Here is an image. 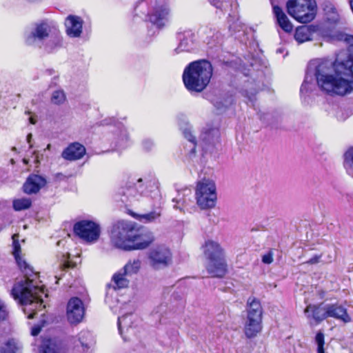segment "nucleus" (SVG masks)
<instances>
[{
    "label": "nucleus",
    "instance_id": "obj_1",
    "mask_svg": "<svg viewBox=\"0 0 353 353\" xmlns=\"http://www.w3.org/2000/svg\"><path fill=\"white\" fill-rule=\"evenodd\" d=\"M334 40L345 41L348 48L336 54L334 62H321L316 68L317 83L326 93L334 96H345L353 91V36L343 32H335L332 35Z\"/></svg>",
    "mask_w": 353,
    "mask_h": 353
},
{
    "label": "nucleus",
    "instance_id": "obj_2",
    "mask_svg": "<svg viewBox=\"0 0 353 353\" xmlns=\"http://www.w3.org/2000/svg\"><path fill=\"white\" fill-rule=\"evenodd\" d=\"M17 263L24 274L25 279L17 282L14 285L11 290L12 296L19 301L22 305H32L35 303L41 306L43 303V299L39 294L41 290L34 283V280L37 278V273L23 259L17 261Z\"/></svg>",
    "mask_w": 353,
    "mask_h": 353
},
{
    "label": "nucleus",
    "instance_id": "obj_3",
    "mask_svg": "<svg viewBox=\"0 0 353 353\" xmlns=\"http://www.w3.org/2000/svg\"><path fill=\"white\" fill-rule=\"evenodd\" d=\"M213 74L210 61L199 59L190 63L184 69L182 78L190 92H201L209 84Z\"/></svg>",
    "mask_w": 353,
    "mask_h": 353
},
{
    "label": "nucleus",
    "instance_id": "obj_4",
    "mask_svg": "<svg viewBox=\"0 0 353 353\" xmlns=\"http://www.w3.org/2000/svg\"><path fill=\"white\" fill-rule=\"evenodd\" d=\"M136 14L146 15L150 22L161 29L169 22L170 10L168 6L159 0H140L134 7Z\"/></svg>",
    "mask_w": 353,
    "mask_h": 353
},
{
    "label": "nucleus",
    "instance_id": "obj_5",
    "mask_svg": "<svg viewBox=\"0 0 353 353\" xmlns=\"http://www.w3.org/2000/svg\"><path fill=\"white\" fill-rule=\"evenodd\" d=\"M286 7L288 14L302 23L312 21L316 14L315 0H289Z\"/></svg>",
    "mask_w": 353,
    "mask_h": 353
},
{
    "label": "nucleus",
    "instance_id": "obj_6",
    "mask_svg": "<svg viewBox=\"0 0 353 353\" xmlns=\"http://www.w3.org/2000/svg\"><path fill=\"white\" fill-rule=\"evenodd\" d=\"M247 319L245 323V334L248 338L254 337L262 328L263 310L260 301L255 297L247 301Z\"/></svg>",
    "mask_w": 353,
    "mask_h": 353
},
{
    "label": "nucleus",
    "instance_id": "obj_7",
    "mask_svg": "<svg viewBox=\"0 0 353 353\" xmlns=\"http://www.w3.org/2000/svg\"><path fill=\"white\" fill-rule=\"evenodd\" d=\"M132 223L119 221L113 225L111 231V242L117 248L130 251L131 234L134 232Z\"/></svg>",
    "mask_w": 353,
    "mask_h": 353
},
{
    "label": "nucleus",
    "instance_id": "obj_8",
    "mask_svg": "<svg viewBox=\"0 0 353 353\" xmlns=\"http://www.w3.org/2000/svg\"><path fill=\"white\" fill-rule=\"evenodd\" d=\"M196 204L202 210L212 208L217 199L216 186L210 181H199L195 192Z\"/></svg>",
    "mask_w": 353,
    "mask_h": 353
},
{
    "label": "nucleus",
    "instance_id": "obj_9",
    "mask_svg": "<svg viewBox=\"0 0 353 353\" xmlns=\"http://www.w3.org/2000/svg\"><path fill=\"white\" fill-rule=\"evenodd\" d=\"M204 256L208 260L206 268L214 277H221V246L218 242L208 241L203 247Z\"/></svg>",
    "mask_w": 353,
    "mask_h": 353
},
{
    "label": "nucleus",
    "instance_id": "obj_10",
    "mask_svg": "<svg viewBox=\"0 0 353 353\" xmlns=\"http://www.w3.org/2000/svg\"><path fill=\"white\" fill-rule=\"evenodd\" d=\"M73 231L77 236L88 242L98 240L101 233L99 225L89 220L77 222L74 225Z\"/></svg>",
    "mask_w": 353,
    "mask_h": 353
},
{
    "label": "nucleus",
    "instance_id": "obj_11",
    "mask_svg": "<svg viewBox=\"0 0 353 353\" xmlns=\"http://www.w3.org/2000/svg\"><path fill=\"white\" fill-rule=\"evenodd\" d=\"M141 268V261L139 259L134 260L133 262L129 261L118 272L115 273L112 279L115 285L114 290L127 288L130 281L128 277L133 274H136Z\"/></svg>",
    "mask_w": 353,
    "mask_h": 353
},
{
    "label": "nucleus",
    "instance_id": "obj_12",
    "mask_svg": "<svg viewBox=\"0 0 353 353\" xmlns=\"http://www.w3.org/2000/svg\"><path fill=\"white\" fill-rule=\"evenodd\" d=\"M50 26L45 21L36 23L34 28L25 36V41L28 46H37L41 48L42 42L48 39L51 33Z\"/></svg>",
    "mask_w": 353,
    "mask_h": 353
},
{
    "label": "nucleus",
    "instance_id": "obj_13",
    "mask_svg": "<svg viewBox=\"0 0 353 353\" xmlns=\"http://www.w3.org/2000/svg\"><path fill=\"white\" fill-rule=\"evenodd\" d=\"M148 259L150 265L155 270L163 269L172 263V253L164 246H158L149 252Z\"/></svg>",
    "mask_w": 353,
    "mask_h": 353
},
{
    "label": "nucleus",
    "instance_id": "obj_14",
    "mask_svg": "<svg viewBox=\"0 0 353 353\" xmlns=\"http://www.w3.org/2000/svg\"><path fill=\"white\" fill-rule=\"evenodd\" d=\"M221 120L219 119L208 123L200 135L201 140L205 145L214 146L219 142L221 137Z\"/></svg>",
    "mask_w": 353,
    "mask_h": 353
},
{
    "label": "nucleus",
    "instance_id": "obj_15",
    "mask_svg": "<svg viewBox=\"0 0 353 353\" xmlns=\"http://www.w3.org/2000/svg\"><path fill=\"white\" fill-rule=\"evenodd\" d=\"M85 310L82 301L78 297L71 298L67 305V319L70 323L77 324L84 316Z\"/></svg>",
    "mask_w": 353,
    "mask_h": 353
},
{
    "label": "nucleus",
    "instance_id": "obj_16",
    "mask_svg": "<svg viewBox=\"0 0 353 353\" xmlns=\"http://www.w3.org/2000/svg\"><path fill=\"white\" fill-rule=\"evenodd\" d=\"M176 39L179 41L178 46L174 49V52L176 54L181 52H190L196 46V36L191 30L177 32Z\"/></svg>",
    "mask_w": 353,
    "mask_h": 353
},
{
    "label": "nucleus",
    "instance_id": "obj_17",
    "mask_svg": "<svg viewBox=\"0 0 353 353\" xmlns=\"http://www.w3.org/2000/svg\"><path fill=\"white\" fill-rule=\"evenodd\" d=\"M131 235L130 250L145 249L154 241V236L150 232H139L134 229V232Z\"/></svg>",
    "mask_w": 353,
    "mask_h": 353
},
{
    "label": "nucleus",
    "instance_id": "obj_18",
    "mask_svg": "<svg viewBox=\"0 0 353 353\" xmlns=\"http://www.w3.org/2000/svg\"><path fill=\"white\" fill-rule=\"evenodd\" d=\"M65 26L68 37H79L82 33L83 20L80 17L70 14L65 20Z\"/></svg>",
    "mask_w": 353,
    "mask_h": 353
},
{
    "label": "nucleus",
    "instance_id": "obj_19",
    "mask_svg": "<svg viewBox=\"0 0 353 353\" xmlns=\"http://www.w3.org/2000/svg\"><path fill=\"white\" fill-rule=\"evenodd\" d=\"M46 184V179L38 174H32L28 176L23 185V190L28 194L37 193Z\"/></svg>",
    "mask_w": 353,
    "mask_h": 353
},
{
    "label": "nucleus",
    "instance_id": "obj_20",
    "mask_svg": "<svg viewBox=\"0 0 353 353\" xmlns=\"http://www.w3.org/2000/svg\"><path fill=\"white\" fill-rule=\"evenodd\" d=\"M304 312L307 318L309 320H314L316 323H319L327 318V305L323 306V304H310L306 307Z\"/></svg>",
    "mask_w": 353,
    "mask_h": 353
},
{
    "label": "nucleus",
    "instance_id": "obj_21",
    "mask_svg": "<svg viewBox=\"0 0 353 353\" xmlns=\"http://www.w3.org/2000/svg\"><path fill=\"white\" fill-rule=\"evenodd\" d=\"M41 353H65L63 342L58 339H44L41 345Z\"/></svg>",
    "mask_w": 353,
    "mask_h": 353
},
{
    "label": "nucleus",
    "instance_id": "obj_22",
    "mask_svg": "<svg viewBox=\"0 0 353 353\" xmlns=\"http://www.w3.org/2000/svg\"><path fill=\"white\" fill-rule=\"evenodd\" d=\"M145 187L143 183V179L139 178L137 179V183L129 181L125 188H121L119 190V194L127 199L134 197L137 194H141L145 190Z\"/></svg>",
    "mask_w": 353,
    "mask_h": 353
},
{
    "label": "nucleus",
    "instance_id": "obj_23",
    "mask_svg": "<svg viewBox=\"0 0 353 353\" xmlns=\"http://www.w3.org/2000/svg\"><path fill=\"white\" fill-rule=\"evenodd\" d=\"M85 154V147L79 143L70 144L62 152L61 157L68 161L81 159Z\"/></svg>",
    "mask_w": 353,
    "mask_h": 353
},
{
    "label": "nucleus",
    "instance_id": "obj_24",
    "mask_svg": "<svg viewBox=\"0 0 353 353\" xmlns=\"http://www.w3.org/2000/svg\"><path fill=\"white\" fill-rule=\"evenodd\" d=\"M327 316L341 320L343 323H349L351 321V317L347 312L346 308L338 304L327 305Z\"/></svg>",
    "mask_w": 353,
    "mask_h": 353
},
{
    "label": "nucleus",
    "instance_id": "obj_25",
    "mask_svg": "<svg viewBox=\"0 0 353 353\" xmlns=\"http://www.w3.org/2000/svg\"><path fill=\"white\" fill-rule=\"evenodd\" d=\"M273 8V13L276 18L279 26L286 32H290L292 30L293 26L283 12V10L274 3V0H270Z\"/></svg>",
    "mask_w": 353,
    "mask_h": 353
},
{
    "label": "nucleus",
    "instance_id": "obj_26",
    "mask_svg": "<svg viewBox=\"0 0 353 353\" xmlns=\"http://www.w3.org/2000/svg\"><path fill=\"white\" fill-rule=\"evenodd\" d=\"M318 30V26L314 25L301 26L296 28L294 39L299 43L312 40V34Z\"/></svg>",
    "mask_w": 353,
    "mask_h": 353
},
{
    "label": "nucleus",
    "instance_id": "obj_27",
    "mask_svg": "<svg viewBox=\"0 0 353 353\" xmlns=\"http://www.w3.org/2000/svg\"><path fill=\"white\" fill-rule=\"evenodd\" d=\"M62 37L59 32H53L42 42L41 48L48 53H53L62 46Z\"/></svg>",
    "mask_w": 353,
    "mask_h": 353
},
{
    "label": "nucleus",
    "instance_id": "obj_28",
    "mask_svg": "<svg viewBox=\"0 0 353 353\" xmlns=\"http://www.w3.org/2000/svg\"><path fill=\"white\" fill-rule=\"evenodd\" d=\"M260 89L259 83H257L254 80H248L245 82L241 90V94L247 98L250 103L254 105L256 101V94Z\"/></svg>",
    "mask_w": 353,
    "mask_h": 353
},
{
    "label": "nucleus",
    "instance_id": "obj_29",
    "mask_svg": "<svg viewBox=\"0 0 353 353\" xmlns=\"http://www.w3.org/2000/svg\"><path fill=\"white\" fill-rule=\"evenodd\" d=\"M315 79H316V83L314 81V77L312 74H310L309 72H307L305 77V79L301 86L300 88V93L301 95L303 94H307L310 93H312L313 91L316 90V85L318 88L325 94L329 95V94L326 93L325 92L323 91L320 87L319 86L317 83L316 80V72L314 73ZM330 96H331L330 94Z\"/></svg>",
    "mask_w": 353,
    "mask_h": 353
},
{
    "label": "nucleus",
    "instance_id": "obj_30",
    "mask_svg": "<svg viewBox=\"0 0 353 353\" xmlns=\"http://www.w3.org/2000/svg\"><path fill=\"white\" fill-rule=\"evenodd\" d=\"M77 342L78 343H76L77 341H74V350L77 349V350L79 351L81 348L84 352L88 351L90 347V344L92 342V334L87 330L81 331L78 335Z\"/></svg>",
    "mask_w": 353,
    "mask_h": 353
},
{
    "label": "nucleus",
    "instance_id": "obj_31",
    "mask_svg": "<svg viewBox=\"0 0 353 353\" xmlns=\"http://www.w3.org/2000/svg\"><path fill=\"white\" fill-rule=\"evenodd\" d=\"M205 99L210 101L219 111L221 108V89L219 88H210L205 93Z\"/></svg>",
    "mask_w": 353,
    "mask_h": 353
},
{
    "label": "nucleus",
    "instance_id": "obj_32",
    "mask_svg": "<svg viewBox=\"0 0 353 353\" xmlns=\"http://www.w3.org/2000/svg\"><path fill=\"white\" fill-rule=\"evenodd\" d=\"M179 126L184 137L193 144V147L190 150V154H194L196 152V141L195 136L192 132V126L188 123H181Z\"/></svg>",
    "mask_w": 353,
    "mask_h": 353
},
{
    "label": "nucleus",
    "instance_id": "obj_33",
    "mask_svg": "<svg viewBox=\"0 0 353 353\" xmlns=\"http://www.w3.org/2000/svg\"><path fill=\"white\" fill-rule=\"evenodd\" d=\"M191 194V190L185 188L178 193L176 197L172 199V201L176 203L174 205L175 209H179L181 211L184 210L185 205H187V199L185 198V196Z\"/></svg>",
    "mask_w": 353,
    "mask_h": 353
},
{
    "label": "nucleus",
    "instance_id": "obj_34",
    "mask_svg": "<svg viewBox=\"0 0 353 353\" xmlns=\"http://www.w3.org/2000/svg\"><path fill=\"white\" fill-rule=\"evenodd\" d=\"M21 347L13 339H9L0 346V353H17Z\"/></svg>",
    "mask_w": 353,
    "mask_h": 353
},
{
    "label": "nucleus",
    "instance_id": "obj_35",
    "mask_svg": "<svg viewBox=\"0 0 353 353\" xmlns=\"http://www.w3.org/2000/svg\"><path fill=\"white\" fill-rule=\"evenodd\" d=\"M343 165L347 173L353 177V148L345 153Z\"/></svg>",
    "mask_w": 353,
    "mask_h": 353
},
{
    "label": "nucleus",
    "instance_id": "obj_36",
    "mask_svg": "<svg viewBox=\"0 0 353 353\" xmlns=\"http://www.w3.org/2000/svg\"><path fill=\"white\" fill-rule=\"evenodd\" d=\"M13 208L15 211H21L30 208L32 201L29 198H21L13 201Z\"/></svg>",
    "mask_w": 353,
    "mask_h": 353
},
{
    "label": "nucleus",
    "instance_id": "obj_37",
    "mask_svg": "<svg viewBox=\"0 0 353 353\" xmlns=\"http://www.w3.org/2000/svg\"><path fill=\"white\" fill-rule=\"evenodd\" d=\"M12 246H13V255L16 262L22 259L20 256L21 245L19 242V235L15 234L12 235Z\"/></svg>",
    "mask_w": 353,
    "mask_h": 353
},
{
    "label": "nucleus",
    "instance_id": "obj_38",
    "mask_svg": "<svg viewBox=\"0 0 353 353\" xmlns=\"http://www.w3.org/2000/svg\"><path fill=\"white\" fill-rule=\"evenodd\" d=\"M315 341L317 344V353H325L324 351V334L319 331L317 332L316 337H315Z\"/></svg>",
    "mask_w": 353,
    "mask_h": 353
},
{
    "label": "nucleus",
    "instance_id": "obj_39",
    "mask_svg": "<svg viewBox=\"0 0 353 353\" xmlns=\"http://www.w3.org/2000/svg\"><path fill=\"white\" fill-rule=\"evenodd\" d=\"M132 315V313H127V314H123L122 316H120V317H118V319H117V325H118V330H119V332L120 333V334L121 335V336L123 337V339L124 340H126L125 338L123 336V327H122V325H121V323L122 322L124 323V325L125 326H126L128 328L129 327H130V324L129 323H125V321L127 320V319L130 316Z\"/></svg>",
    "mask_w": 353,
    "mask_h": 353
},
{
    "label": "nucleus",
    "instance_id": "obj_40",
    "mask_svg": "<svg viewBox=\"0 0 353 353\" xmlns=\"http://www.w3.org/2000/svg\"><path fill=\"white\" fill-rule=\"evenodd\" d=\"M65 100V94L63 91L56 90L52 93L51 101L54 104H59Z\"/></svg>",
    "mask_w": 353,
    "mask_h": 353
},
{
    "label": "nucleus",
    "instance_id": "obj_41",
    "mask_svg": "<svg viewBox=\"0 0 353 353\" xmlns=\"http://www.w3.org/2000/svg\"><path fill=\"white\" fill-rule=\"evenodd\" d=\"M161 215L160 212H157L156 211H152L149 213L143 214L141 216V219L144 223H149L154 221L156 219L159 217Z\"/></svg>",
    "mask_w": 353,
    "mask_h": 353
},
{
    "label": "nucleus",
    "instance_id": "obj_42",
    "mask_svg": "<svg viewBox=\"0 0 353 353\" xmlns=\"http://www.w3.org/2000/svg\"><path fill=\"white\" fill-rule=\"evenodd\" d=\"M8 312L5 304L0 300V322L7 319Z\"/></svg>",
    "mask_w": 353,
    "mask_h": 353
},
{
    "label": "nucleus",
    "instance_id": "obj_43",
    "mask_svg": "<svg viewBox=\"0 0 353 353\" xmlns=\"http://www.w3.org/2000/svg\"><path fill=\"white\" fill-rule=\"evenodd\" d=\"M142 145H143V149L147 152L150 151L152 149V148L154 147V143L150 139L143 140Z\"/></svg>",
    "mask_w": 353,
    "mask_h": 353
},
{
    "label": "nucleus",
    "instance_id": "obj_44",
    "mask_svg": "<svg viewBox=\"0 0 353 353\" xmlns=\"http://www.w3.org/2000/svg\"><path fill=\"white\" fill-rule=\"evenodd\" d=\"M273 261V254L270 251L262 256V262L265 264H270Z\"/></svg>",
    "mask_w": 353,
    "mask_h": 353
},
{
    "label": "nucleus",
    "instance_id": "obj_45",
    "mask_svg": "<svg viewBox=\"0 0 353 353\" xmlns=\"http://www.w3.org/2000/svg\"><path fill=\"white\" fill-rule=\"evenodd\" d=\"M224 63L227 65H229L230 67H232V68H234L236 69H238L239 70L240 68H241V63H239V65L237 66V64H238V61L237 60H232V61H225V60H223L222 61V64Z\"/></svg>",
    "mask_w": 353,
    "mask_h": 353
},
{
    "label": "nucleus",
    "instance_id": "obj_46",
    "mask_svg": "<svg viewBox=\"0 0 353 353\" xmlns=\"http://www.w3.org/2000/svg\"><path fill=\"white\" fill-rule=\"evenodd\" d=\"M42 325H34L31 329V334L34 336H37L41 330Z\"/></svg>",
    "mask_w": 353,
    "mask_h": 353
},
{
    "label": "nucleus",
    "instance_id": "obj_47",
    "mask_svg": "<svg viewBox=\"0 0 353 353\" xmlns=\"http://www.w3.org/2000/svg\"><path fill=\"white\" fill-rule=\"evenodd\" d=\"M225 104L222 102V107L224 105L225 107H228L233 104L234 103V97L230 94L229 95L225 100H224Z\"/></svg>",
    "mask_w": 353,
    "mask_h": 353
},
{
    "label": "nucleus",
    "instance_id": "obj_48",
    "mask_svg": "<svg viewBox=\"0 0 353 353\" xmlns=\"http://www.w3.org/2000/svg\"><path fill=\"white\" fill-rule=\"evenodd\" d=\"M321 255H315L312 258L310 259L307 263L308 264H316L319 262V259L321 258Z\"/></svg>",
    "mask_w": 353,
    "mask_h": 353
},
{
    "label": "nucleus",
    "instance_id": "obj_49",
    "mask_svg": "<svg viewBox=\"0 0 353 353\" xmlns=\"http://www.w3.org/2000/svg\"><path fill=\"white\" fill-rule=\"evenodd\" d=\"M211 5L214 6L215 8L219 9L221 8V2L219 0H208Z\"/></svg>",
    "mask_w": 353,
    "mask_h": 353
},
{
    "label": "nucleus",
    "instance_id": "obj_50",
    "mask_svg": "<svg viewBox=\"0 0 353 353\" xmlns=\"http://www.w3.org/2000/svg\"><path fill=\"white\" fill-rule=\"evenodd\" d=\"M39 152L38 151H34L32 152V156L34 157L35 158V161L37 163L39 162Z\"/></svg>",
    "mask_w": 353,
    "mask_h": 353
},
{
    "label": "nucleus",
    "instance_id": "obj_51",
    "mask_svg": "<svg viewBox=\"0 0 353 353\" xmlns=\"http://www.w3.org/2000/svg\"><path fill=\"white\" fill-rule=\"evenodd\" d=\"M221 265H222V274H223L226 272V266L227 265L223 261H222Z\"/></svg>",
    "mask_w": 353,
    "mask_h": 353
},
{
    "label": "nucleus",
    "instance_id": "obj_52",
    "mask_svg": "<svg viewBox=\"0 0 353 353\" xmlns=\"http://www.w3.org/2000/svg\"><path fill=\"white\" fill-rule=\"evenodd\" d=\"M32 135L31 133L27 135V141L30 143L32 139Z\"/></svg>",
    "mask_w": 353,
    "mask_h": 353
},
{
    "label": "nucleus",
    "instance_id": "obj_53",
    "mask_svg": "<svg viewBox=\"0 0 353 353\" xmlns=\"http://www.w3.org/2000/svg\"><path fill=\"white\" fill-rule=\"evenodd\" d=\"M29 120H30V123L35 124L36 120L34 118L30 117Z\"/></svg>",
    "mask_w": 353,
    "mask_h": 353
},
{
    "label": "nucleus",
    "instance_id": "obj_54",
    "mask_svg": "<svg viewBox=\"0 0 353 353\" xmlns=\"http://www.w3.org/2000/svg\"><path fill=\"white\" fill-rule=\"evenodd\" d=\"M229 28L230 30H232V29H235V25H234V23H232V24H230L229 25ZM235 31V30H234Z\"/></svg>",
    "mask_w": 353,
    "mask_h": 353
},
{
    "label": "nucleus",
    "instance_id": "obj_55",
    "mask_svg": "<svg viewBox=\"0 0 353 353\" xmlns=\"http://www.w3.org/2000/svg\"><path fill=\"white\" fill-rule=\"evenodd\" d=\"M350 6L351 10L353 12V0L350 1Z\"/></svg>",
    "mask_w": 353,
    "mask_h": 353
},
{
    "label": "nucleus",
    "instance_id": "obj_56",
    "mask_svg": "<svg viewBox=\"0 0 353 353\" xmlns=\"http://www.w3.org/2000/svg\"><path fill=\"white\" fill-rule=\"evenodd\" d=\"M331 10L332 11V12H333L334 14H336V8H331Z\"/></svg>",
    "mask_w": 353,
    "mask_h": 353
},
{
    "label": "nucleus",
    "instance_id": "obj_57",
    "mask_svg": "<svg viewBox=\"0 0 353 353\" xmlns=\"http://www.w3.org/2000/svg\"><path fill=\"white\" fill-rule=\"evenodd\" d=\"M64 265H65V268H70V264H69V263H68H68H65Z\"/></svg>",
    "mask_w": 353,
    "mask_h": 353
},
{
    "label": "nucleus",
    "instance_id": "obj_58",
    "mask_svg": "<svg viewBox=\"0 0 353 353\" xmlns=\"http://www.w3.org/2000/svg\"><path fill=\"white\" fill-rule=\"evenodd\" d=\"M34 316V314H30L28 316V318H29V319H32V318H34V316Z\"/></svg>",
    "mask_w": 353,
    "mask_h": 353
},
{
    "label": "nucleus",
    "instance_id": "obj_59",
    "mask_svg": "<svg viewBox=\"0 0 353 353\" xmlns=\"http://www.w3.org/2000/svg\"><path fill=\"white\" fill-rule=\"evenodd\" d=\"M337 20H338V16H336V17H334V18L333 19V21H334V22H336Z\"/></svg>",
    "mask_w": 353,
    "mask_h": 353
},
{
    "label": "nucleus",
    "instance_id": "obj_60",
    "mask_svg": "<svg viewBox=\"0 0 353 353\" xmlns=\"http://www.w3.org/2000/svg\"><path fill=\"white\" fill-rule=\"evenodd\" d=\"M48 72H49V74H52V72L53 70H47Z\"/></svg>",
    "mask_w": 353,
    "mask_h": 353
},
{
    "label": "nucleus",
    "instance_id": "obj_61",
    "mask_svg": "<svg viewBox=\"0 0 353 353\" xmlns=\"http://www.w3.org/2000/svg\"><path fill=\"white\" fill-rule=\"evenodd\" d=\"M23 163H28V161H27L26 159H23Z\"/></svg>",
    "mask_w": 353,
    "mask_h": 353
},
{
    "label": "nucleus",
    "instance_id": "obj_62",
    "mask_svg": "<svg viewBox=\"0 0 353 353\" xmlns=\"http://www.w3.org/2000/svg\"><path fill=\"white\" fill-rule=\"evenodd\" d=\"M121 201H122V202H125V201H127V200H125V199H121Z\"/></svg>",
    "mask_w": 353,
    "mask_h": 353
},
{
    "label": "nucleus",
    "instance_id": "obj_63",
    "mask_svg": "<svg viewBox=\"0 0 353 353\" xmlns=\"http://www.w3.org/2000/svg\"><path fill=\"white\" fill-rule=\"evenodd\" d=\"M50 144H48V146H47V148H48V149H49V148H50Z\"/></svg>",
    "mask_w": 353,
    "mask_h": 353
},
{
    "label": "nucleus",
    "instance_id": "obj_64",
    "mask_svg": "<svg viewBox=\"0 0 353 353\" xmlns=\"http://www.w3.org/2000/svg\"><path fill=\"white\" fill-rule=\"evenodd\" d=\"M32 148V145L30 144V148Z\"/></svg>",
    "mask_w": 353,
    "mask_h": 353
}]
</instances>
